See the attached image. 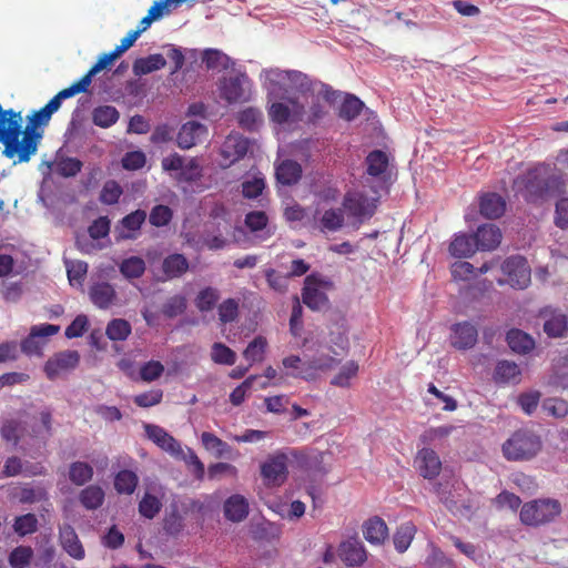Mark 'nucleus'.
Returning a JSON list of instances; mask_svg holds the SVG:
<instances>
[{
	"label": "nucleus",
	"instance_id": "24",
	"mask_svg": "<svg viewBox=\"0 0 568 568\" xmlns=\"http://www.w3.org/2000/svg\"><path fill=\"white\" fill-rule=\"evenodd\" d=\"M91 302L101 310L109 308L116 300V293L109 283L101 282L93 284L89 290Z\"/></svg>",
	"mask_w": 568,
	"mask_h": 568
},
{
	"label": "nucleus",
	"instance_id": "62",
	"mask_svg": "<svg viewBox=\"0 0 568 568\" xmlns=\"http://www.w3.org/2000/svg\"><path fill=\"white\" fill-rule=\"evenodd\" d=\"M184 528L183 517L178 510L168 514L163 521V529L170 536H178Z\"/></svg>",
	"mask_w": 568,
	"mask_h": 568
},
{
	"label": "nucleus",
	"instance_id": "45",
	"mask_svg": "<svg viewBox=\"0 0 568 568\" xmlns=\"http://www.w3.org/2000/svg\"><path fill=\"white\" fill-rule=\"evenodd\" d=\"M40 423L41 425L32 426L31 437L40 439L43 445L52 435V415L49 410H42L40 413Z\"/></svg>",
	"mask_w": 568,
	"mask_h": 568
},
{
	"label": "nucleus",
	"instance_id": "7",
	"mask_svg": "<svg viewBox=\"0 0 568 568\" xmlns=\"http://www.w3.org/2000/svg\"><path fill=\"white\" fill-rule=\"evenodd\" d=\"M288 476V457L283 452L270 455L261 465V477L267 487L282 486Z\"/></svg>",
	"mask_w": 568,
	"mask_h": 568
},
{
	"label": "nucleus",
	"instance_id": "23",
	"mask_svg": "<svg viewBox=\"0 0 568 568\" xmlns=\"http://www.w3.org/2000/svg\"><path fill=\"white\" fill-rule=\"evenodd\" d=\"M245 79V75L225 78L220 85L221 98L229 103H236L244 100L243 82Z\"/></svg>",
	"mask_w": 568,
	"mask_h": 568
},
{
	"label": "nucleus",
	"instance_id": "58",
	"mask_svg": "<svg viewBox=\"0 0 568 568\" xmlns=\"http://www.w3.org/2000/svg\"><path fill=\"white\" fill-rule=\"evenodd\" d=\"M455 281H470L476 277V268L466 261L455 262L450 267Z\"/></svg>",
	"mask_w": 568,
	"mask_h": 568
},
{
	"label": "nucleus",
	"instance_id": "48",
	"mask_svg": "<svg viewBox=\"0 0 568 568\" xmlns=\"http://www.w3.org/2000/svg\"><path fill=\"white\" fill-rule=\"evenodd\" d=\"M344 224V212L341 209L326 210L321 217L323 230L335 232Z\"/></svg>",
	"mask_w": 568,
	"mask_h": 568
},
{
	"label": "nucleus",
	"instance_id": "3",
	"mask_svg": "<svg viewBox=\"0 0 568 568\" xmlns=\"http://www.w3.org/2000/svg\"><path fill=\"white\" fill-rule=\"evenodd\" d=\"M541 449L540 437L530 430L515 432L504 444L503 454L508 460H528Z\"/></svg>",
	"mask_w": 568,
	"mask_h": 568
},
{
	"label": "nucleus",
	"instance_id": "11",
	"mask_svg": "<svg viewBox=\"0 0 568 568\" xmlns=\"http://www.w3.org/2000/svg\"><path fill=\"white\" fill-rule=\"evenodd\" d=\"M80 362L78 351H63L48 359L44 365V373L50 381H54L61 374L74 369Z\"/></svg>",
	"mask_w": 568,
	"mask_h": 568
},
{
	"label": "nucleus",
	"instance_id": "61",
	"mask_svg": "<svg viewBox=\"0 0 568 568\" xmlns=\"http://www.w3.org/2000/svg\"><path fill=\"white\" fill-rule=\"evenodd\" d=\"M542 408L556 418H564L568 415V403L565 399L547 398L542 403Z\"/></svg>",
	"mask_w": 568,
	"mask_h": 568
},
{
	"label": "nucleus",
	"instance_id": "33",
	"mask_svg": "<svg viewBox=\"0 0 568 568\" xmlns=\"http://www.w3.org/2000/svg\"><path fill=\"white\" fill-rule=\"evenodd\" d=\"M79 500L84 508L95 510L104 501V491L100 486L90 485L81 490Z\"/></svg>",
	"mask_w": 568,
	"mask_h": 568
},
{
	"label": "nucleus",
	"instance_id": "25",
	"mask_svg": "<svg viewBox=\"0 0 568 568\" xmlns=\"http://www.w3.org/2000/svg\"><path fill=\"white\" fill-rule=\"evenodd\" d=\"M493 378L497 384H518L521 369L515 362L503 359L497 362Z\"/></svg>",
	"mask_w": 568,
	"mask_h": 568
},
{
	"label": "nucleus",
	"instance_id": "49",
	"mask_svg": "<svg viewBox=\"0 0 568 568\" xmlns=\"http://www.w3.org/2000/svg\"><path fill=\"white\" fill-rule=\"evenodd\" d=\"M162 503L160 499L151 494H145L139 503V513L141 516L153 519L161 510Z\"/></svg>",
	"mask_w": 568,
	"mask_h": 568
},
{
	"label": "nucleus",
	"instance_id": "8",
	"mask_svg": "<svg viewBox=\"0 0 568 568\" xmlns=\"http://www.w3.org/2000/svg\"><path fill=\"white\" fill-rule=\"evenodd\" d=\"M503 273L507 276V283L514 288H526L530 283V266L527 260L520 255L507 257L501 264Z\"/></svg>",
	"mask_w": 568,
	"mask_h": 568
},
{
	"label": "nucleus",
	"instance_id": "38",
	"mask_svg": "<svg viewBox=\"0 0 568 568\" xmlns=\"http://www.w3.org/2000/svg\"><path fill=\"white\" fill-rule=\"evenodd\" d=\"M173 457L182 459L196 479L202 480L204 478V464L201 462V459L197 457V455L192 448L186 447L184 449L182 447V453L179 455H173Z\"/></svg>",
	"mask_w": 568,
	"mask_h": 568
},
{
	"label": "nucleus",
	"instance_id": "1",
	"mask_svg": "<svg viewBox=\"0 0 568 568\" xmlns=\"http://www.w3.org/2000/svg\"><path fill=\"white\" fill-rule=\"evenodd\" d=\"M51 115L41 108L27 116V124L22 129L23 116L20 111L4 110L0 104V142L4 145L3 155L17 162H28L38 150L42 133L38 128L45 126Z\"/></svg>",
	"mask_w": 568,
	"mask_h": 568
},
{
	"label": "nucleus",
	"instance_id": "17",
	"mask_svg": "<svg viewBox=\"0 0 568 568\" xmlns=\"http://www.w3.org/2000/svg\"><path fill=\"white\" fill-rule=\"evenodd\" d=\"M338 557L348 567H359L366 561L367 554L359 540L348 539L338 546Z\"/></svg>",
	"mask_w": 568,
	"mask_h": 568
},
{
	"label": "nucleus",
	"instance_id": "53",
	"mask_svg": "<svg viewBox=\"0 0 568 568\" xmlns=\"http://www.w3.org/2000/svg\"><path fill=\"white\" fill-rule=\"evenodd\" d=\"M13 529L19 536L33 534L38 529V519L34 514L18 516L13 524Z\"/></svg>",
	"mask_w": 568,
	"mask_h": 568
},
{
	"label": "nucleus",
	"instance_id": "63",
	"mask_svg": "<svg viewBox=\"0 0 568 568\" xmlns=\"http://www.w3.org/2000/svg\"><path fill=\"white\" fill-rule=\"evenodd\" d=\"M239 314V303L234 298H227L219 306V317L224 324L235 321Z\"/></svg>",
	"mask_w": 568,
	"mask_h": 568
},
{
	"label": "nucleus",
	"instance_id": "12",
	"mask_svg": "<svg viewBox=\"0 0 568 568\" xmlns=\"http://www.w3.org/2000/svg\"><path fill=\"white\" fill-rule=\"evenodd\" d=\"M450 331V345L456 349H470L478 341V329L468 321L454 324Z\"/></svg>",
	"mask_w": 568,
	"mask_h": 568
},
{
	"label": "nucleus",
	"instance_id": "39",
	"mask_svg": "<svg viewBox=\"0 0 568 568\" xmlns=\"http://www.w3.org/2000/svg\"><path fill=\"white\" fill-rule=\"evenodd\" d=\"M93 477V468L84 462H73L69 467V479L77 486L89 483Z\"/></svg>",
	"mask_w": 568,
	"mask_h": 568
},
{
	"label": "nucleus",
	"instance_id": "56",
	"mask_svg": "<svg viewBox=\"0 0 568 568\" xmlns=\"http://www.w3.org/2000/svg\"><path fill=\"white\" fill-rule=\"evenodd\" d=\"M186 308V298L182 295L170 297L162 306V313L169 318L176 317L184 313Z\"/></svg>",
	"mask_w": 568,
	"mask_h": 568
},
{
	"label": "nucleus",
	"instance_id": "2",
	"mask_svg": "<svg viewBox=\"0 0 568 568\" xmlns=\"http://www.w3.org/2000/svg\"><path fill=\"white\" fill-rule=\"evenodd\" d=\"M266 89L274 98L284 99L286 94H300L306 101L308 97L323 98L333 103L338 92L322 81L311 79L307 74L295 70L271 69L266 71Z\"/></svg>",
	"mask_w": 568,
	"mask_h": 568
},
{
	"label": "nucleus",
	"instance_id": "59",
	"mask_svg": "<svg viewBox=\"0 0 568 568\" xmlns=\"http://www.w3.org/2000/svg\"><path fill=\"white\" fill-rule=\"evenodd\" d=\"M23 430L19 422L10 419L3 423L1 436L6 442L12 443L16 446L22 437Z\"/></svg>",
	"mask_w": 568,
	"mask_h": 568
},
{
	"label": "nucleus",
	"instance_id": "27",
	"mask_svg": "<svg viewBox=\"0 0 568 568\" xmlns=\"http://www.w3.org/2000/svg\"><path fill=\"white\" fill-rule=\"evenodd\" d=\"M363 535L368 542L379 545L387 538L388 528L382 518L373 517L365 521Z\"/></svg>",
	"mask_w": 568,
	"mask_h": 568
},
{
	"label": "nucleus",
	"instance_id": "15",
	"mask_svg": "<svg viewBox=\"0 0 568 568\" xmlns=\"http://www.w3.org/2000/svg\"><path fill=\"white\" fill-rule=\"evenodd\" d=\"M416 468L420 476L426 479L436 478L442 470V460L438 454L432 448H422L415 458Z\"/></svg>",
	"mask_w": 568,
	"mask_h": 568
},
{
	"label": "nucleus",
	"instance_id": "22",
	"mask_svg": "<svg viewBox=\"0 0 568 568\" xmlns=\"http://www.w3.org/2000/svg\"><path fill=\"white\" fill-rule=\"evenodd\" d=\"M475 240L478 250L490 251L496 248L501 241V232L494 224H484L475 233Z\"/></svg>",
	"mask_w": 568,
	"mask_h": 568
},
{
	"label": "nucleus",
	"instance_id": "37",
	"mask_svg": "<svg viewBox=\"0 0 568 568\" xmlns=\"http://www.w3.org/2000/svg\"><path fill=\"white\" fill-rule=\"evenodd\" d=\"M201 443L206 450L214 452L217 458L227 456L231 453V446L213 433L203 432Z\"/></svg>",
	"mask_w": 568,
	"mask_h": 568
},
{
	"label": "nucleus",
	"instance_id": "32",
	"mask_svg": "<svg viewBox=\"0 0 568 568\" xmlns=\"http://www.w3.org/2000/svg\"><path fill=\"white\" fill-rule=\"evenodd\" d=\"M367 174L374 178L382 176L388 168L389 160L382 150H374L366 156Z\"/></svg>",
	"mask_w": 568,
	"mask_h": 568
},
{
	"label": "nucleus",
	"instance_id": "57",
	"mask_svg": "<svg viewBox=\"0 0 568 568\" xmlns=\"http://www.w3.org/2000/svg\"><path fill=\"white\" fill-rule=\"evenodd\" d=\"M173 217L172 210L166 205H155L149 215V221L152 225L156 227L168 225Z\"/></svg>",
	"mask_w": 568,
	"mask_h": 568
},
{
	"label": "nucleus",
	"instance_id": "47",
	"mask_svg": "<svg viewBox=\"0 0 568 568\" xmlns=\"http://www.w3.org/2000/svg\"><path fill=\"white\" fill-rule=\"evenodd\" d=\"M267 346L266 338L256 336L244 349L243 356L251 363L261 362Z\"/></svg>",
	"mask_w": 568,
	"mask_h": 568
},
{
	"label": "nucleus",
	"instance_id": "20",
	"mask_svg": "<svg viewBox=\"0 0 568 568\" xmlns=\"http://www.w3.org/2000/svg\"><path fill=\"white\" fill-rule=\"evenodd\" d=\"M223 511L227 520L232 523L243 521L250 511L248 501L244 496L234 494L224 501Z\"/></svg>",
	"mask_w": 568,
	"mask_h": 568
},
{
	"label": "nucleus",
	"instance_id": "54",
	"mask_svg": "<svg viewBox=\"0 0 568 568\" xmlns=\"http://www.w3.org/2000/svg\"><path fill=\"white\" fill-rule=\"evenodd\" d=\"M121 195L122 189L120 184L114 180H109L104 183L99 199L103 204L113 205L119 202Z\"/></svg>",
	"mask_w": 568,
	"mask_h": 568
},
{
	"label": "nucleus",
	"instance_id": "28",
	"mask_svg": "<svg viewBox=\"0 0 568 568\" xmlns=\"http://www.w3.org/2000/svg\"><path fill=\"white\" fill-rule=\"evenodd\" d=\"M189 270V261L183 254H170L163 260L162 271L166 278H178Z\"/></svg>",
	"mask_w": 568,
	"mask_h": 568
},
{
	"label": "nucleus",
	"instance_id": "16",
	"mask_svg": "<svg viewBox=\"0 0 568 568\" xmlns=\"http://www.w3.org/2000/svg\"><path fill=\"white\" fill-rule=\"evenodd\" d=\"M539 316L544 320V332L549 337H562L568 329L567 316L559 310L545 307L540 311Z\"/></svg>",
	"mask_w": 568,
	"mask_h": 568
},
{
	"label": "nucleus",
	"instance_id": "9",
	"mask_svg": "<svg viewBox=\"0 0 568 568\" xmlns=\"http://www.w3.org/2000/svg\"><path fill=\"white\" fill-rule=\"evenodd\" d=\"M286 102H274L268 109L271 121L284 124L290 121H302L305 114V105L295 98L285 97Z\"/></svg>",
	"mask_w": 568,
	"mask_h": 568
},
{
	"label": "nucleus",
	"instance_id": "42",
	"mask_svg": "<svg viewBox=\"0 0 568 568\" xmlns=\"http://www.w3.org/2000/svg\"><path fill=\"white\" fill-rule=\"evenodd\" d=\"M121 274L130 280L141 277L145 272V262L140 256L124 258L119 266Z\"/></svg>",
	"mask_w": 568,
	"mask_h": 568
},
{
	"label": "nucleus",
	"instance_id": "26",
	"mask_svg": "<svg viewBox=\"0 0 568 568\" xmlns=\"http://www.w3.org/2000/svg\"><path fill=\"white\" fill-rule=\"evenodd\" d=\"M275 176L283 185L296 184L302 178V166L293 160H284L275 169Z\"/></svg>",
	"mask_w": 568,
	"mask_h": 568
},
{
	"label": "nucleus",
	"instance_id": "44",
	"mask_svg": "<svg viewBox=\"0 0 568 568\" xmlns=\"http://www.w3.org/2000/svg\"><path fill=\"white\" fill-rule=\"evenodd\" d=\"M33 558L30 546H18L9 555V564L12 568H27Z\"/></svg>",
	"mask_w": 568,
	"mask_h": 568
},
{
	"label": "nucleus",
	"instance_id": "43",
	"mask_svg": "<svg viewBox=\"0 0 568 568\" xmlns=\"http://www.w3.org/2000/svg\"><path fill=\"white\" fill-rule=\"evenodd\" d=\"M131 331V324L126 320L114 318L108 323L105 334L111 341H125Z\"/></svg>",
	"mask_w": 568,
	"mask_h": 568
},
{
	"label": "nucleus",
	"instance_id": "52",
	"mask_svg": "<svg viewBox=\"0 0 568 568\" xmlns=\"http://www.w3.org/2000/svg\"><path fill=\"white\" fill-rule=\"evenodd\" d=\"M83 164L79 159L64 158L55 163V173L63 178L75 176L82 169Z\"/></svg>",
	"mask_w": 568,
	"mask_h": 568
},
{
	"label": "nucleus",
	"instance_id": "34",
	"mask_svg": "<svg viewBox=\"0 0 568 568\" xmlns=\"http://www.w3.org/2000/svg\"><path fill=\"white\" fill-rule=\"evenodd\" d=\"M120 113L112 105H99L92 111V121L97 126L110 128L119 120Z\"/></svg>",
	"mask_w": 568,
	"mask_h": 568
},
{
	"label": "nucleus",
	"instance_id": "21",
	"mask_svg": "<svg viewBox=\"0 0 568 568\" xmlns=\"http://www.w3.org/2000/svg\"><path fill=\"white\" fill-rule=\"evenodd\" d=\"M506 210L504 197L497 193H485L480 196L479 212L486 219H498Z\"/></svg>",
	"mask_w": 568,
	"mask_h": 568
},
{
	"label": "nucleus",
	"instance_id": "41",
	"mask_svg": "<svg viewBox=\"0 0 568 568\" xmlns=\"http://www.w3.org/2000/svg\"><path fill=\"white\" fill-rule=\"evenodd\" d=\"M263 121V114L257 108H246L239 112L237 122L239 125L247 131H255L258 129Z\"/></svg>",
	"mask_w": 568,
	"mask_h": 568
},
{
	"label": "nucleus",
	"instance_id": "13",
	"mask_svg": "<svg viewBox=\"0 0 568 568\" xmlns=\"http://www.w3.org/2000/svg\"><path fill=\"white\" fill-rule=\"evenodd\" d=\"M143 428L148 439L153 442L162 450L172 456L182 453V445L180 442L170 435L163 427L154 424H144Z\"/></svg>",
	"mask_w": 568,
	"mask_h": 568
},
{
	"label": "nucleus",
	"instance_id": "14",
	"mask_svg": "<svg viewBox=\"0 0 568 568\" xmlns=\"http://www.w3.org/2000/svg\"><path fill=\"white\" fill-rule=\"evenodd\" d=\"M315 275L306 276L302 291L303 303L313 311H320L328 304L327 295L321 290Z\"/></svg>",
	"mask_w": 568,
	"mask_h": 568
},
{
	"label": "nucleus",
	"instance_id": "51",
	"mask_svg": "<svg viewBox=\"0 0 568 568\" xmlns=\"http://www.w3.org/2000/svg\"><path fill=\"white\" fill-rule=\"evenodd\" d=\"M212 361L216 364L233 365L236 361V354L223 343H214L211 352Z\"/></svg>",
	"mask_w": 568,
	"mask_h": 568
},
{
	"label": "nucleus",
	"instance_id": "5",
	"mask_svg": "<svg viewBox=\"0 0 568 568\" xmlns=\"http://www.w3.org/2000/svg\"><path fill=\"white\" fill-rule=\"evenodd\" d=\"M514 189L521 193L528 202L542 199L549 189L546 169L544 166H537L527 171L514 181Z\"/></svg>",
	"mask_w": 568,
	"mask_h": 568
},
{
	"label": "nucleus",
	"instance_id": "31",
	"mask_svg": "<svg viewBox=\"0 0 568 568\" xmlns=\"http://www.w3.org/2000/svg\"><path fill=\"white\" fill-rule=\"evenodd\" d=\"M478 250L475 234L456 235L449 245V253L455 257H467Z\"/></svg>",
	"mask_w": 568,
	"mask_h": 568
},
{
	"label": "nucleus",
	"instance_id": "40",
	"mask_svg": "<svg viewBox=\"0 0 568 568\" xmlns=\"http://www.w3.org/2000/svg\"><path fill=\"white\" fill-rule=\"evenodd\" d=\"M364 108V103L354 94H346L341 108L338 115L341 119L346 121H353L356 119Z\"/></svg>",
	"mask_w": 568,
	"mask_h": 568
},
{
	"label": "nucleus",
	"instance_id": "18",
	"mask_svg": "<svg viewBox=\"0 0 568 568\" xmlns=\"http://www.w3.org/2000/svg\"><path fill=\"white\" fill-rule=\"evenodd\" d=\"M207 134V128L196 121L184 123L176 136L179 148L187 150L196 145Z\"/></svg>",
	"mask_w": 568,
	"mask_h": 568
},
{
	"label": "nucleus",
	"instance_id": "46",
	"mask_svg": "<svg viewBox=\"0 0 568 568\" xmlns=\"http://www.w3.org/2000/svg\"><path fill=\"white\" fill-rule=\"evenodd\" d=\"M219 298L217 290L209 286L199 292L195 298V306L201 312H210L214 308Z\"/></svg>",
	"mask_w": 568,
	"mask_h": 568
},
{
	"label": "nucleus",
	"instance_id": "19",
	"mask_svg": "<svg viewBox=\"0 0 568 568\" xmlns=\"http://www.w3.org/2000/svg\"><path fill=\"white\" fill-rule=\"evenodd\" d=\"M59 538L62 548L70 557L77 560L84 558L85 551L83 545L81 544L74 528L71 525L64 524L60 527Z\"/></svg>",
	"mask_w": 568,
	"mask_h": 568
},
{
	"label": "nucleus",
	"instance_id": "64",
	"mask_svg": "<svg viewBox=\"0 0 568 568\" xmlns=\"http://www.w3.org/2000/svg\"><path fill=\"white\" fill-rule=\"evenodd\" d=\"M89 327V320L87 315H78L72 323L65 328L64 335L67 338L81 337Z\"/></svg>",
	"mask_w": 568,
	"mask_h": 568
},
{
	"label": "nucleus",
	"instance_id": "60",
	"mask_svg": "<svg viewBox=\"0 0 568 568\" xmlns=\"http://www.w3.org/2000/svg\"><path fill=\"white\" fill-rule=\"evenodd\" d=\"M164 372V366L159 361L144 363L140 368V377L143 382H154L159 379Z\"/></svg>",
	"mask_w": 568,
	"mask_h": 568
},
{
	"label": "nucleus",
	"instance_id": "29",
	"mask_svg": "<svg viewBox=\"0 0 568 568\" xmlns=\"http://www.w3.org/2000/svg\"><path fill=\"white\" fill-rule=\"evenodd\" d=\"M506 341L511 351L527 354L535 347L534 338L521 329L513 328L506 335Z\"/></svg>",
	"mask_w": 568,
	"mask_h": 568
},
{
	"label": "nucleus",
	"instance_id": "35",
	"mask_svg": "<svg viewBox=\"0 0 568 568\" xmlns=\"http://www.w3.org/2000/svg\"><path fill=\"white\" fill-rule=\"evenodd\" d=\"M416 530V526L412 521H406L397 528L393 541L398 552H405L408 549Z\"/></svg>",
	"mask_w": 568,
	"mask_h": 568
},
{
	"label": "nucleus",
	"instance_id": "36",
	"mask_svg": "<svg viewBox=\"0 0 568 568\" xmlns=\"http://www.w3.org/2000/svg\"><path fill=\"white\" fill-rule=\"evenodd\" d=\"M139 484L138 475L128 469L120 470L114 477V489L119 494L131 495Z\"/></svg>",
	"mask_w": 568,
	"mask_h": 568
},
{
	"label": "nucleus",
	"instance_id": "55",
	"mask_svg": "<svg viewBox=\"0 0 568 568\" xmlns=\"http://www.w3.org/2000/svg\"><path fill=\"white\" fill-rule=\"evenodd\" d=\"M163 399V390L160 388L151 389L133 397V402L141 408H149L159 405Z\"/></svg>",
	"mask_w": 568,
	"mask_h": 568
},
{
	"label": "nucleus",
	"instance_id": "50",
	"mask_svg": "<svg viewBox=\"0 0 568 568\" xmlns=\"http://www.w3.org/2000/svg\"><path fill=\"white\" fill-rule=\"evenodd\" d=\"M358 368V364L355 361L347 362L338 374L334 376L331 384L337 387H348L351 385L349 381L357 375Z\"/></svg>",
	"mask_w": 568,
	"mask_h": 568
},
{
	"label": "nucleus",
	"instance_id": "6",
	"mask_svg": "<svg viewBox=\"0 0 568 568\" xmlns=\"http://www.w3.org/2000/svg\"><path fill=\"white\" fill-rule=\"evenodd\" d=\"M464 490V485L457 481L454 484L439 481L434 486V491L438 496L439 501L453 515L470 517L473 515V507L468 501L462 498Z\"/></svg>",
	"mask_w": 568,
	"mask_h": 568
},
{
	"label": "nucleus",
	"instance_id": "4",
	"mask_svg": "<svg viewBox=\"0 0 568 568\" xmlns=\"http://www.w3.org/2000/svg\"><path fill=\"white\" fill-rule=\"evenodd\" d=\"M561 514L557 499L540 498L525 503L520 509V520L526 526L538 527L554 521Z\"/></svg>",
	"mask_w": 568,
	"mask_h": 568
},
{
	"label": "nucleus",
	"instance_id": "10",
	"mask_svg": "<svg viewBox=\"0 0 568 568\" xmlns=\"http://www.w3.org/2000/svg\"><path fill=\"white\" fill-rule=\"evenodd\" d=\"M376 202L377 200L369 199L359 192L347 193L343 200V207L351 216L362 222L374 215L377 207Z\"/></svg>",
	"mask_w": 568,
	"mask_h": 568
},
{
	"label": "nucleus",
	"instance_id": "30",
	"mask_svg": "<svg viewBox=\"0 0 568 568\" xmlns=\"http://www.w3.org/2000/svg\"><path fill=\"white\" fill-rule=\"evenodd\" d=\"M166 60L160 53L150 54L145 58H139L133 62V73L138 77L149 74L153 71L163 69Z\"/></svg>",
	"mask_w": 568,
	"mask_h": 568
}]
</instances>
